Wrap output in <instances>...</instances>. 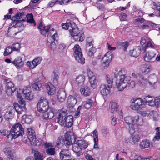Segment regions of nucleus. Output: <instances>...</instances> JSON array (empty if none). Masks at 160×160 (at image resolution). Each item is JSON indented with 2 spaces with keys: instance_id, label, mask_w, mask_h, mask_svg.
I'll list each match as a JSON object with an SVG mask.
<instances>
[{
  "instance_id": "nucleus-8",
  "label": "nucleus",
  "mask_w": 160,
  "mask_h": 160,
  "mask_svg": "<svg viewBox=\"0 0 160 160\" xmlns=\"http://www.w3.org/2000/svg\"><path fill=\"white\" fill-rule=\"evenodd\" d=\"M58 34L56 31L53 28H52L50 30L49 32L48 33L47 38V42L48 45L51 46H55V37H57Z\"/></svg>"
},
{
  "instance_id": "nucleus-51",
  "label": "nucleus",
  "mask_w": 160,
  "mask_h": 160,
  "mask_svg": "<svg viewBox=\"0 0 160 160\" xmlns=\"http://www.w3.org/2000/svg\"><path fill=\"white\" fill-rule=\"evenodd\" d=\"M34 156L35 158V160H42V156L41 155L38 151H35L34 152Z\"/></svg>"
},
{
  "instance_id": "nucleus-15",
  "label": "nucleus",
  "mask_w": 160,
  "mask_h": 160,
  "mask_svg": "<svg viewBox=\"0 0 160 160\" xmlns=\"http://www.w3.org/2000/svg\"><path fill=\"white\" fill-rule=\"evenodd\" d=\"M77 100L75 96L69 95L68 98L67 105L69 108H72L76 104Z\"/></svg>"
},
{
  "instance_id": "nucleus-29",
  "label": "nucleus",
  "mask_w": 160,
  "mask_h": 160,
  "mask_svg": "<svg viewBox=\"0 0 160 160\" xmlns=\"http://www.w3.org/2000/svg\"><path fill=\"white\" fill-rule=\"evenodd\" d=\"M109 109L112 113H114L116 112L118 109V104L114 102H111L110 104Z\"/></svg>"
},
{
  "instance_id": "nucleus-62",
  "label": "nucleus",
  "mask_w": 160,
  "mask_h": 160,
  "mask_svg": "<svg viewBox=\"0 0 160 160\" xmlns=\"http://www.w3.org/2000/svg\"><path fill=\"white\" fill-rule=\"evenodd\" d=\"M133 140L131 137L127 138H125V142L127 143L134 144V142Z\"/></svg>"
},
{
  "instance_id": "nucleus-10",
  "label": "nucleus",
  "mask_w": 160,
  "mask_h": 160,
  "mask_svg": "<svg viewBox=\"0 0 160 160\" xmlns=\"http://www.w3.org/2000/svg\"><path fill=\"white\" fill-rule=\"evenodd\" d=\"M88 75L89 80L91 86L93 88H95L98 82L93 72L90 70H88Z\"/></svg>"
},
{
  "instance_id": "nucleus-50",
  "label": "nucleus",
  "mask_w": 160,
  "mask_h": 160,
  "mask_svg": "<svg viewBox=\"0 0 160 160\" xmlns=\"http://www.w3.org/2000/svg\"><path fill=\"white\" fill-rule=\"evenodd\" d=\"M5 81V82H7L6 85V88L10 89L11 88H15L14 85L12 82L9 81V80L8 79H6Z\"/></svg>"
},
{
  "instance_id": "nucleus-48",
  "label": "nucleus",
  "mask_w": 160,
  "mask_h": 160,
  "mask_svg": "<svg viewBox=\"0 0 160 160\" xmlns=\"http://www.w3.org/2000/svg\"><path fill=\"white\" fill-rule=\"evenodd\" d=\"M72 22H74L72 21H69V22L68 23L67 21V22L65 23H62V28L64 29L65 30H67L69 28H71L72 27Z\"/></svg>"
},
{
  "instance_id": "nucleus-6",
  "label": "nucleus",
  "mask_w": 160,
  "mask_h": 160,
  "mask_svg": "<svg viewBox=\"0 0 160 160\" xmlns=\"http://www.w3.org/2000/svg\"><path fill=\"white\" fill-rule=\"evenodd\" d=\"M74 56L75 59L78 62L81 64L85 63V59L82 57V54L81 48L78 45H75L74 48Z\"/></svg>"
},
{
  "instance_id": "nucleus-42",
  "label": "nucleus",
  "mask_w": 160,
  "mask_h": 160,
  "mask_svg": "<svg viewBox=\"0 0 160 160\" xmlns=\"http://www.w3.org/2000/svg\"><path fill=\"white\" fill-rule=\"evenodd\" d=\"M28 92H26L25 90H23V94L25 95L26 99L31 100L33 99V94L29 89H28Z\"/></svg>"
},
{
  "instance_id": "nucleus-46",
  "label": "nucleus",
  "mask_w": 160,
  "mask_h": 160,
  "mask_svg": "<svg viewBox=\"0 0 160 160\" xmlns=\"http://www.w3.org/2000/svg\"><path fill=\"white\" fill-rule=\"evenodd\" d=\"M150 146V142L148 140H144L141 142L139 144L140 147L141 149L148 147Z\"/></svg>"
},
{
  "instance_id": "nucleus-52",
  "label": "nucleus",
  "mask_w": 160,
  "mask_h": 160,
  "mask_svg": "<svg viewBox=\"0 0 160 160\" xmlns=\"http://www.w3.org/2000/svg\"><path fill=\"white\" fill-rule=\"evenodd\" d=\"M15 88H6V92L7 94L9 96H11L13 94L14 92L16 91Z\"/></svg>"
},
{
  "instance_id": "nucleus-25",
  "label": "nucleus",
  "mask_w": 160,
  "mask_h": 160,
  "mask_svg": "<svg viewBox=\"0 0 160 160\" xmlns=\"http://www.w3.org/2000/svg\"><path fill=\"white\" fill-rule=\"evenodd\" d=\"M46 88L48 95H53L55 92V87L50 82L46 84Z\"/></svg>"
},
{
  "instance_id": "nucleus-16",
  "label": "nucleus",
  "mask_w": 160,
  "mask_h": 160,
  "mask_svg": "<svg viewBox=\"0 0 160 160\" xmlns=\"http://www.w3.org/2000/svg\"><path fill=\"white\" fill-rule=\"evenodd\" d=\"M132 117L128 116L124 118V120L126 123L128 125L129 127V132H132V131L135 130V127H134V124L132 123Z\"/></svg>"
},
{
  "instance_id": "nucleus-31",
  "label": "nucleus",
  "mask_w": 160,
  "mask_h": 160,
  "mask_svg": "<svg viewBox=\"0 0 160 160\" xmlns=\"http://www.w3.org/2000/svg\"><path fill=\"white\" fill-rule=\"evenodd\" d=\"M80 92L82 94L85 96L89 95L91 93L90 88L86 86L82 87L80 89Z\"/></svg>"
},
{
  "instance_id": "nucleus-49",
  "label": "nucleus",
  "mask_w": 160,
  "mask_h": 160,
  "mask_svg": "<svg viewBox=\"0 0 160 160\" xmlns=\"http://www.w3.org/2000/svg\"><path fill=\"white\" fill-rule=\"evenodd\" d=\"M93 101L91 99H88L85 102L83 107L85 108H90L92 105Z\"/></svg>"
},
{
  "instance_id": "nucleus-17",
  "label": "nucleus",
  "mask_w": 160,
  "mask_h": 160,
  "mask_svg": "<svg viewBox=\"0 0 160 160\" xmlns=\"http://www.w3.org/2000/svg\"><path fill=\"white\" fill-rule=\"evenodd\" d=\"M51 25H48L47 26H43L42 23H40L38 26V28L40 30V33L42 35L46 36L47 33L48 32Z\"/></svg>"
},
{
  "instance_id": "nucleus-40",
  "label": "nucleus",
  "mask_w": 160,
  "mask_h": 160,
  "mask_svg": "<svg viewBox=\"0 0 160 160\" xmlns=\"http://www.w3.org/2000/svg\"><path fill=\"white\" fill-rule=\"evenodd\" d=\"M26 16L27 18L26 21L28 23L31 24L33 23L34 26L36 25V23L33 19V15L32 13L28 14L26 15Z\"/></svg>"
},
{
  "instance_id": "nucleus-45",
  "label": "nucleus",
  "mask_w": 160,
  "mask_h": 160,
  "mask_svg": "<svg viewBox=\"0 0 160 160\" xmlns=\"http://www.w3.org/2000/svg\"><path fill=\"white\" fill-rule=\"evenodd\" d=\"M151 68L148 65L143 64L142 65L141 69L142 72L147 73L150 71Z\"/></svg>"
},
{
  "instance_id": "nucleus-53",
  "label": "nucleus",
  "mask_w": 160,
  "mask_h": 160,
  "mask_svg": "<svg viewBox=\"0 0 160 160\" xmlns=\"http://www.w3.org/2000/svg\"><path fill=\"white\" fill-rule=\"evenodd\" d=\"M89 56L90 57H93L94 56V53L96 52V49L95 48H90L89 50H86Z\"/></svg>"
},
{
  "instance_id": "nucleus-22",
  "label": "nucleus",
  "mask_w": 160,
  "mask_h": 160,
  "mask_svg": "<svg viewBox=\"0 0 160 160\" xmlns=\"http://www.w3.org/2000/svg\"><path fill=\"white\" fill-rule=\"evenodd\" d=\"M91 136H93L94 138V148L98 149L99 148L98 147V131L95 129L91 133Z\"/></svg>"
},
{
  "instance_id": "nucleus-33",
  "label": "nucleus",
  "mask_w": 160,
  "mask_h": 160,
  "mask_svg": "<svg viewBox=\"0 0 160 160\" xmlns=\"http://www.w3.org/2000/svg\"><path fill=\"white\" fill-rule=\"evenodd\" d=\"M22 122L27 124H30L32 121V117L31 115H24L22 116Z\"/></svg>"
},
{
  "instance_id": "nucleus-43",
  "label": "nucleus",
  "mask_w": 160,
  "mask_h": 160,
  "mask_svg": "<svg viewBox=\"0 0 160 160\" xmlns=\"http://www.w3.org/2000/svg\"><path fill=\"white\" fill-rule=\"evenodd\" d=\"M71 155L70 152L68 149H63L60 152V159L63 158L65 157Z\"/></svg>"
},
{
  "instance_id": "nucleus-13",
  "label": "nucleus",
  "mask_w": 160,
  "mask_h": 160,
  "mask_svg": "<svg viewBox=\"0 0 160 160\" xmlns=\"http://www.w3.org/2000/svg\"><path fill=\"white\" fill-rule=\"evenodd\" d=\"M15 113L14 108L13 106H9L7 109V111L4 114V117L7 120L12 118Z\"/></svg>"
},
{
  "instance_id": "nucleus-38",
  "label": "nucleus",
  "mask_w": 160,
  "mask_h": 160,
  "mask_svg": "<svg viewBox=\"0 0 160 160\" xmlns=\"http://www.w3.org/2000/svg\"><path fill=\"white\" fill-rule=\"evenodd\" d=\"M132 132H130L131 133H133V135L131 137L132 139H133V141L134 142V144H135L136 142H138V141L139 139V133L138 131H134V130L132 131Z\"/></svg>"
},
{
  "instance_id": "nucleus-44",
  "label": "nucleus",
  "mask_w": 160,
  "mask_h": 160,
  "mask_svg": "<svg viewBox=\"0 0 160 160\" xmlns=\"http://www.w3.org/2000/svg\"><path fill=\"white\" fill-rule=\"evenodd\" d=\"M71 136L70 135H66L65 136L64 144L66 146L71 145L72 144Z\"/></svg>"
},
{
  "instance_id": "nucleus-32",
  "label": "nucleus",
  "mask_w": 160,
  "mask_h": 160,
  "mask_svg": "<svg viewBox=\"0 0 160 160\" xmlns=\"http://www.w3.org/2000/svg\"><path fill=\"white\" fill-rule=\"evenodd\" d=\"M93 40L92 38L90 37L87 38L86 39L85 50H89L90 48H94L93 44Z\"/></svg>"
},
{
  "instance_id": "nucleus-1",
  "label": "nucleus",
  "mask_w": 160,
  "mask_h": 160,
  "mask_svg": "<svg viewBox=\"0 0 160 160\" xmlns=\"http://www.w3.org/2000/svg\"><path fill=\"white\" fill-rule=\"evenodd\" d=\"M127 71L124 68L119 70L116 68L115 72L112 73V76L116 78L115 84L117 88L119 91L123 90L126 87L132 88L135 86V82L132 81L130 82L131 77L127 76Z\"/></svg>"
},
{
  "instance_id": "nucleus-37",
  "label": "nucleus",
  "mask_w": 160,
  "mask_h": 160,
  "mask_svg": "<svg viewBox=\"0 0 160 160\" xmlns=\"http://www.w3.org/2000/svg\"><path fill=\"white\" fill-rule=\"evenodd\" d=\"M137 82L142 85H145L148 83V81L145 77L142 75H139L138 77Z\"/></svg>"
},
{
  "instance_id": "nucleus-21",
  "label": "nucleus",
  "mask_w": 160,
  "mask_h": 160,
  "mask_svg": "<svg viewBox=\"0 0 160 160\" xmlns=\"http://www.w3.org/2000/svg\"><path fill=\"white\" fill-rule=\"evenodd\" d=\"M65 121L64 122V125H62V126L66 128H68L71 127L73 125V117L72 115H68L66 118Z\"/></svg>"
},
{
  "instance_id": "nucleus-34",
  "label": "nucleus",
  "mask_w": 160,
  "mask_h": 160,
  "mask_svg": "<svg viewBox=\"0 0 160 160\" xmlns=\"http://www.w3.org/2000/svg\"><path fill=\"white\" fill-rule=\"evenodd\" d=\"M85 80V77L82 75L77 76L76 79V82L79 86L83 85L84 83Z\"/></svg>"
},
{
  "instance_id": "nucleus-57",
  "label": "nucleus",
  "mask_w": 160,
  "mask_h": 160,
  "mask_svg": "<svg viewBox=\"0 0 160 160\" xmlns=\"http://www.w3.org/2000/svg\"><path fill=\"white\" fill-rule=\"evenodd\" d=\"M143 47L145 49V51L147 48L148 47L153 48H155L154 44H152L151 41H149L147 42V43L144 46H143Z\"/></svg>"
},
{
  "instance_id": "nucleus-30",
  "label": "nucleus",
  "mask_w": 160,
  "mask_h": 160,
  "mask_svg": "<svg viewBox=\"0 0 160 160\" xmlns=\"http://www.w3.org/2000/svg\"><path fill=\"white\" fill-rule=\"evenodd\" d=\"M3 151L5 154L8 156V158L11 159L13 158V151L10 148L8 147L4 148L3 149Z\"/></svg>"
},
{
  "instance_id": "nucleus-14",
  "label": "nucleus",
  "mask_w": 160,
  "mask_h": 160,
  "mask_svg": "<svg viewBox=\"0 0 160 160\" xmlns=\"http://www.w3.org/2000/svg\"><path fill=\"white\" fill-rule=\"evenodd\" d=\"M42 58L41 57H38L35 58L31 62H28L27 65L30 69H32L38 65L40 63Z\"/></svg>"
},
{
  "instance_id": "nucleus-64",
  "label": "nucleus",
  "mask_w": 160,
  "mask_h": 160,
  "mask_svg": "<svg viewBox=\"0 0 160 160\" xmlns=\"http://www.w3.org/2000/svg\"><path fill=\"white\" fill-rule=\"evenodd\" d=\"M62 160H74V158L71 155H67V156L61 159Z\"/></svg>"
},
{
  "instance_id": "nucleus-2",
  "label": "nucleus",
  "mask_w": 160,
  "mask_h": 160,
  "mask_svg": "<svg viewBox=\"0 0 160 160\" xmlns=\"http://www.w3.org/2000/svg\"><path fill=\"white\" fill-rule=\"evenodd\" d=\"M24 134V129L22 125L20 123H17L11 128L9 134L8 135V138L12 140L19 136H22Z\"/></svg>"
},
{
  "instance_id": "nucleus-19",
  "label": "nucleus",
  "mask_w": 160,
  "mask_h": 160,
  "mask_svg": "<svg viewBox=\"0 0 160 160\" xmlns=\"http://www.w3.org/2000/svg\"><path fill=\"white\" fill-rule=\"evenodd\" d=\"M105 84H102L100 88V90L101 94L103 96H107L110 93V89Z\"/></svg>"
},
{
  "instance_id": "nucleus-36",
  "label": "nucleus",
  "mask_w": 160,
  "mask_h": 160,
  "mask_svg": "<svg viewBox=\"0 0 160 160\" xmlns=\"http://www.w3.org/2000/svg\"><path fill=\"white\" fill-rule=\"evenodd\" d=\"M156 54L154 52H149L147 53L144 57V60L146 62H149L154 58Z\"/></svg>"
},
{
  "instance_id": "nucleus-39",
  "label": "nucleus",
  "mask_w": 160,
  "mask_h": 160,
  "mask_svg": "<svg viewBox=\"0 0 160 160\" xmlns=\"http://www.w3.org/2000/svg\"><path fill=\"white\" fill-rule=\"evenodd\" d=\"M105 80L108 87L109 88H112V86L113 80L110 77V76L108 74H107L105 76Z\"/></svg>"
},
{
  "instance_id": "nucleus-41",
  "label": "nucleus",
  "mask_w": 160,
  "mask_h": 160,
  "mask_svg": "<svg viewBox=\"0 0 160 160\" xmlns=\"http://www.w3.org/2000/svg\"><path fill=\"white\" fill-rule=\"evenodd\" d=\"M148 82L151 85L154 84L157 81V77L155 74L150 75L149 77Z\"/></svg>"
},
{
  "instance_id": "nucleus-4",
  "label": "nucleus",
  "mask_w": 160,
  "mask_h": 160,
  "mask_svg": "<svg viewBox=\"0 0 160 160\" xmlns=\"http://www.w3.org/2000/svg\"><path fill=\"white\" fill-rule=\"evenodd\" d=\"M72 27L69 29V31L73 39L75 41H83L85 38L84 33L81 32L76 25L74 22H72Z\"/></svg>"
},
{
  "instance_id": "nucleus-60",
  "label": "nucleus",
  "mask_w": 160,
  "mask_h": 160,
  "mask_svg": "<svg viewBox=\"0 0 160 160\" xmlns=\"http://www.w3.org/2000/svg\"><path fill=\"white\" fill-rule=\"evenodd\" d=\"M12 48L13 50L18 51L20 48V45L18 43H14L12 45Z\"/></svg>"
},
{
  "instance_id": "nucleus-23",
  "label": "nucleus",
  "mask_w": 160,
  "mask_h": 160,
  "mask_svg": "<svg viewBox=\"0 0 160 160\" xmlns=\"http://www.w3.org/2000/svg\"><path fill=\"white\" fill-rule=\"evenodd\" d=\"M58 100L61 102H63L66 97V94L65 91L63 90H59L57 94Z\"/></svg>"
},
{
  "instance_id": "nucleus-61",
  "label": "nucleus",
  "mask_w": 160,
  "mask_h": 160,
  "mask_svg": "<svg viewBox=\"0 0 160 160\" xmlns=\"http://www.w3.org/2000/svg\"><path fill=\"white\" fill-rule=\"evenodd\" d=\"M32 88L37 91H40L41 90V85H38L37 83H34L32 85Z\"/></svg>"
},
{
  "instance_id": "nucleus-3",
  "label": "nucleus",
  "mask_w": 160,
  "mask_h": 160,
  "mask_svg": "<svg viewBox=\"0 0 160 160\" xmlns=\"http://www.w3.org/2000/svg\"><path fill=\"white\" fill-rule=\"evenodd\" d=\"M88 144L87 142L84 140H79L76 143L72 144V149L76 155L79 157L83 154L82 150H84L88 147Z\"/></svg>"
},
{
  "instance_id": "nucleus-9",
  "label": "nucleus",
  "mask_w": 160,
  "mask_h": 160,
  "mask_svg": "<svg viewBox=\"0 0 160 160\" xmlns=\"http://www.w3.org/2000/svg\"><path fill=\"white\" fill-rule=\"evenodd\" d=\"M67 111L62 110L57 113V119L58 122L61 126L64 125L66 118L68 117Z\"/></svg>"
},
{
  "instance_id": "nucleus-28",
  "label": "nucleus",
  "mask_w": 160,
  "mask_h": 160,
  "mask_svg": "<svg viewBox=\"0 0 160 160\" xmlns=\"http://www.w3.org/2000/svg\"><path fill=\"white\" fill-rule=\"evenodd\" d=\"M128 46V42L126 41L122 42L121 41H118L117 44V48L119 49H122L125 51Z\"/></svg>"
},
{
  "instance_id": "nucleus-54",
  "label": "nucleus",
  "mask_w": 160,
  "mask_h": 160,
  "mask_svg": "<svg viewBox=\"0 0 160 160\" xmlns=\"http://www.w3.org/2000/svg\"><path fill=\"white\" fill-rule=\"evenodd\" d=\"M20 18V17L19 16V15L18 14V13H17L12 18V20L13 21H16V22H17L16 23L17 24L18 23V22H20V23L22 22H24L25 21V20L24 19H22L21 20H16L17 19H19Z\"/></svg>"
},
{
  "instance_id": "nucleus-47",
  "label": "nucleus",
  "mask_w": 160,
  "mask_h": 160,
  "mask_svg": "<svg viewBox=\"0 0 160 160\" xmlns=\"http://www.w3.org/2000/svg\"><path fill=\"white\" fill-rule=\"evenodd\" d=\"M111 54L109 53H107L104 55V57L102 58V60L103 61L108 62H107V64L108 65L111 60Z\"/></svg>"
},
{
  "instance_id": "nucleus-24",
  "label": "nucleus",
  "mask_w": 160,
  "mask_h": 160,
  "mask_svg": "<svg viewBox=\"0 0 160 160\" xmlns=\"http://www.w3.org/2000/svg\"><path fill=\"white\" fill-rule=\"evenodd\" d=\"M141 51V48L140 46H136L135 48L129 52L130 55L135 57H138L140 54Z\"/></svg>"
},
{
  "instance_id": "nucleus-59",
  "label": "nucleus",
  "mask_w": 160,
  "mask_h": 160,
  "mask_svg": "<svg viewBox=\"0 0 160 160\" xmlns=\"http://www.w3.org/2000/svg\"><path fill=\"white\" fill-rule=\"evenodd\" d=\"M16 90L17 91V96L18 98H20L21 97H22V95L23 94V90L17 88Z\"/></svg>"
},
{
  "instance_id": "nucleus-58",
  "label": "nucleus",
  "mask_w": 160,
  "mask_h": 160,
  "mask_svg": "<svg viewBox=\"0 0 160 160\" xmlns=\"http://www.w3.org/2000/svg\"><path fill=\"white\" fill-rule=\"evenodd\" d=\"M160 128L157 127L156 128V136L154 137V138L157 140H158L160 139V130H159Z\"/></svg>"
},
{
  "instance_id": "nucleus-35",
  "label": "nucleus",
  "mask_w": 160,
  "mask_h": 160,
  "mask_svg": "<svg viewBox=\"0 0 160 160\" xmlns=\"http://www.w3.org/2000/svg\"><path fill=\"white\" fill-rule=\"evenodd\" d=\"M59 72L57 71H54L52 75V79L54 84L55 85H57L58 84V78Z\"/></svg>"
},
{
  "instance_id": "nucleus-63",
  "label": "nucleus",
  "mask_w": 160,
  "mask_h": 160,
  "mask_svg": "<svg viewBox=\"0 0 160 160\" xmlns=\"http://www.w3.org/2000/svg\"><path fill=\"white\" fill-rule=\"evenodd\" d=\"M18 99L20 104L19 105H22V106L25 107V101L22 97L18 98Z\"/></svg>"
},
{
  "instance_id": "nucleus-56",
  "label": "nucleus",
  "mask_w": 160,
  "mask_h": 160,
  "mask_svg": "<svg viewBox=\"0 0 160 160\" xmlns=\"http://www.w3.org/2000/svg\"><path fill=\"white\" fill-rule=\"evenodd\" d=\"M152 98V97L150 96H146L144 98L143 102L144 101L146 103L150 104L153 102V100L151 99Z\"/></svg>"
},
{
  "instance_id": "nucleus-11",
  "label": "nucleus",
  "mask_w": 160,
  "mask_h": 160,
  "mask_svg": "<svg viewBox=\"0 0 160 160\" xmlns=\"http://www.w3.org/2000/svg\"><path fill=\"white\" fill-rule=\"evenodd\" d=\"M27 137L31 142V144L32 143L34 144V143L36 142V138L35 134V132L34 130L31 128H28L27 131Z\"/></svg>"
},
{
  "instance_id": "nucleus-26",
  "label": "nucleus",
  "mask_w": 160,
  "mask_h": 160,
  "mask_svg": "<svg viewBox=\"0 0 160 160\" xmlns=\"http://www.w3.org/2000/svg\"><path fill=\"white\" fill-rule=\"evenodd\" d=\"M14 107L15 109V112L16 111L19 114L22 113V111H26V108L25 107L22 106V105H19L17 103H14Z\"/></svg>"
},
{
  "instance_id": "nucleus-7",
  "label": "nucleus",
  "mask_w": 160,
  "mask_h": 160,
  "mask_svg": "<svg viewBox=\"0 0 160 160\" xmlns=\"http://www.w3.org/2000/svg\"><path fill=\"white\" fill-rule=\"evenodd\" d=\"M48 100L44 97L40 98L37 105V110L40 112H44L49 109Z\"/></svg>"
},
{
  "instance_id": "nucleus-12",
  "label": "nucleus",
  "mask_w": 160,
  "mask_h": 160,
  "mask_svg": "<svg viewBox=\"0 0 160 160\" xmlns=\"http://www.w3.org/2000/svg\"><path fill=\"white\" fill-rule=\"evenodd\" d=\"M45 148L46 149V152L48 155H54L55 153V148L51 143L46 142L44 144Z\"/></svg>"
},
{
  "instance_id": "nucleus-18",
  "label": "nucleus",
  "mask_w": 160,
  "mask_h": 160,
  "mask_svg": "<svg viewBox=\"0 0 160 160\" xmlns=\"http://www.w3.org/2000/svg\"><path fill=\"white\" fill-rule=\"evenodd\" d=\"M43 114V116L44 119H49L52 118L54 116L53 110L51 108L45 111L44 112H42Z\"/></svg>"
},
{
  "instance_id": "nucleus-20",
  "label": "nucleus",
  "mask_w": 160,
  "mask_h": 160,
  "mask_svg": "<svg viewBox=\"0 0 160 160\" xmlns=\"http://www.w3.org/2000/svg\"><path fill=\"white\" fill-rule=\"evenodd\" d=\"M12 63L17 68H21L24 65V62L22 61V58L20 56L17 57L13 61H12Z\"/></svg>"
},
{
  "instance_id": "nucleus-55",
  "label": "nucleus",
  "mask_w": 160,
  "mask_h": 160,
  "mask_svg": "<svg viewBox=\"0 0 160 160\" xmlns=\"http://www.w3.org/2000/svg\"><path fill=\"white\" fill-rule=\"evenodd\" d=\"M13 50L12 48L9 46L7 47L5 49V51L4 53V56L8 55L10 54L12 52Z\"/></svg>"
},
{
  "instance_id": "nucleus-5",
  "label": "nucleus",
  "mask_w": 160,
  "mask_h": 160,
  "mask_svg": "<svg viewBox=\"0 0 160 160\" xmlns=\"http://www.w3.org/2000/svg\"><path fill=\"white\" fill-rule=\"evenodd\" d=\"M131 102L132 104L130 107L133 110H141L144 106L143 105V100L140 98H133L131 100Z\"/></svg>"
},
{
  "instance_id": "nucleus-27",
  "label": "nucleus",
  "mask_w": 160,
  "mask_h": 160,
  "mask_svg": "<svg viewBox=\"0 0 160 160\" xmlns=\"http://www.w3.org/2000/svg\"><path fill=\"white\" fill-rule=\"evenodd\" d=\"M132 123L134 124V127L136 126L135 124L138 125H142L143 122V120L141 117L138 116H136L134 117H132Z\"/></svg>"
}]
</instances>
